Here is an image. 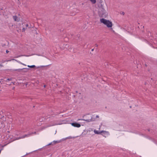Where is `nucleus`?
I'll return each mask as SVG.
<instances>
[{
  "mask_svg": "<svg viewBox=\"0 0 157 157\" xmlns=\"http://www.w3.org/2000/svg\"><path fill=\"white\" fill-rule=\"evenodd\" d=\"M98 14L101 17H105L107 15V13L104 9L103 5L102 4L99 7Z\"/></svg>",
  "mask_w": 157,
  "mask_h": 157,
  "instance_id": "obj_1",
  "label": "nucleus"
},
{
  "mask_svg": "<svg viewBox=\"0 0 157 157\" xmlns=\"http://www.w3.org/2000/svg\"><path fill=\"white\" fill-rule=\"evenodd\" d=\"M100 21L101 23H103L104 25H106L108 27H111L112 26V22L108 20H107L104 18H102L100 19Z\"/></svg>",
  "mask_w": 157,
  "mask_h": 157,
  "instance_id": "obj_2",
  "label": "nucleus"
},
{
  "mask_svg": "<svg viewBox=\"0 0 157 157\" xmlns=\"http://www.w3.org/2000/svg\"><path fill=\"white\" fill-rule=\"evenodd\" d=\"M71 124L72 126L77 128H79L81 126L80 124L77 122L72 123H71Z\"/></svg>",
  "mask_w": 157,
  "mask_h": 157,
  "instance_id": "obj_3",
  "label": "nucleus"
},
{
  "mask_svg": "<svg viewBox=\"0 0 157 157\" xmlns=\"http://www.w3.org/2000/svg\"><path fill=\"white\" fill-rule=\"evenodd\" d=\"M33 134V132H32L31 133H29L28 134H25V135H24V136H22L19 137V138H18V139H21V138H25V137H28L30 135Z\"/></svg>",
  "mask_w": 157,
  "mask_h": 157,
  "instance_id": "obj_4",
  "label": "nucleus"
},
{
  "mask_svg": "<svg viewBox=\"0 0 157 157\" xmlns=\"http://www.w3.org/2000/svg\"><path fill=\"white\" fill-rule=\"evenodd\" d=\"M94 132L95 133V134H100L102 132H106L105 131L102 130L101 131H98L96 130L95 129H94Z\"/></svg>",
  "mask_w": 157,
  "mask_h": 157,
  "instance_id": "obj_5",
  "label": "nucleus"
},
{
  "mask_svg": "<svg viewBox=\"0 0 157 157\" xmlns=\"http://www.w3.org/2000/svg\"><path fill=\"white\" fill-rule=\"evenodd\" d=\"M27 69L25 68H22V69H14V70H13V71H20L22 70H23V69Z\"/></svg>",
  "mask_w": 157,
  "mask_h": 157,
  "instance_id": "obj_6",
  "label": "nucleus"
},
{
  "mask_svg": "<svg viewBox=\"0 0 157 157\" xmlns=\"http://www.w3.org/2000/svg\"><path fill=\"white\" fill-rule=\"evenodd\" d=\"M17 17L16 16H13V18L14 20L15 21H18L19 20L18 19H17Z\"/></svg>",
  "mask_w": 157,
  "mask_h": 157,
  "instance_id": "obj_7",
  "label": "nucleus"
},
{
  "mask_svg": "<svg viewBox=\"0 0 157 157\" xmlns=\"http://www.w3.org/2000/svg\"><path fill=\"white\" fill-rule=\"evenodd\" d=\"M28 67L30 68H34L36 67V66L34 65L31 66L28 65Z\"/></svg>",
  "mask_w": 157,
  "mask_h": 157,
  "instance_id": "obj_8",
  "label": "nucleus"
},
{
  "mask_svg": "<svg viewBox=\"0 0 157 157\" xmlns=\"http://www.w3.org/2000/svg\"><path fill=\"white\" fill-rule=\"evenodd\" d=\"M83 120L84 121H86L87 122H89L91 121V120H90V119H83Z\"/></svg>",
  "mask_w": 157,
  "mask_h": 157,
  "instance_id": "obj_9",
  "label": "nucleus"
},
{
  "mask_svg": "<svg viewBox=\"0 0 157 157\" xmlns=\"http://www.w3.org/2000/svg\"><path fill=\"white\" fill-rule=\"evenodd\" d=\"M54 142L55 143V144H56L57 143H59L60 142V140H57V141H54Z\"/></svg>",
  "mask_w": 157,
  "mask_h": 157,
  "instance_id": "obj_10",
  "label": "nucleus"
},
{
  "mask_svg": "<svg viewBox=\"0 0 157 157\" xmlns=\"http://www.w3.org/2000/svg\"><path fill=\"white\" fill-rule=\"evenodd\" d=\"M91 2L93 4H94L96 3V0H90Z\"/></svg>",
  "mask_w": 157,
  "mask_h": 157,
  "instance_id": "obj_11",
  "label": "nucleus"
},
{
  "mask_svg": "<svg viewBox=\"0 0 157 157\" xmlns=\"http://www.w3.org/2000/svg\"><path fill=\"white\" fill-rule=\"evenodd\" d=\"M34 32H35V33L36 35V37H37V36H39V34H38V33H37L36 30L34 31Z\"/></svg>",
  "mask_w": 157,
  "mask_h": 157,
  "instance_id": "obj_12",
  "label": "nucleus"
},
{
  "mask_svg": "<svg viewBox=\"0 0 157 157\" xmlns=\"http://www.w3.org/2000/svg\"><path fill=\"white\" fill-rule=\"evenodd\" d=\"M90 120H91V121H94L95 120V118H93L92 117H91V118L90 119Z\"/></svg>",
  "mask_w": 157,
  "mask_h": 157,
  "instance_id": "obj_13",
  "label": "nucleus"
},
{
  "mask_svg": "<svg viewBox=\"0 0 157 157\" xmlns=\"http://www.w3.org/2000/svg\"><path fill=\"white\" fill-rule=\"evenodd\" d=\"M148 35L149 36H151V33L150 32H148Z\"/></svg>",
  "mask_w": 157,
  "mask_h": 157,
  "instance_id": "obj_14",
  "label": "nucleus"
},
{
  "mask_svg": "<svg viewBox=\"0 0 157 157\" xmlns=\"http://www.w3.org/2000/svg\"><path fill=\"white\" fill-rule=\"evenodd\" d=\"M52 145H53L55 144V143L54 141L52 142Z\"/></svg>",
  "mask_w": 157,
  "mask_h": 157,
  "instance_id": "obj_15",
  "label": "nucleus"
},
{
  "mask_svg": "<svg viewBox=\"0 0 157 157\" xmlns=\"http://www.w3.org/2000/svg\"><path fill=\"white\" fill-rule=\"evenodd\" d=\"M12 78H7V80H8V81H10V80H12Z\"/></svg>",
  "mask_w": 157,
  "mask_h": 157,
  "instance_id": "obj_16",
  "label": "nucleus"
},
{
  "mask_svg": "<svg viewBox=\"0 0 157 157\" xmlns=\"http://www.w3.org/2000/svg\"><path fill=\"white\" fill-rule=\"evenodd\" d=\"M22 30L23 32L25 30V28H23Z\"/></svg>",
  "mask_w": 157,
  "mask_h": 157,
  "instance_id": "obj_17",
  "label": "nucleus"
},
{
  "mask_svg": "<svg viewBox=\"0 0 157 157\" xmlns=\"http://www.w3.org/2000/svg\"><path fill=\"white\" fill-rule=\"evenodd\" d=\"M52 145V142H51V143H49V144H48L47 145Z\"/></svg>",
  "mask_w": 157,
  "mask_h": 157,
  "instance_id": "obj_18",
  "label": "nucleus"
},
{
  "mask_svg": "<svg viewBox=\"0 0 157 157\" xmlns=\"http://www.w3.org/2000/svg\"><path fill=\"white\" fill-rule=\"evenodd\" d=\"M6 53H8L9 52V51L8 50H6Z\"/></svg>",
  "mask_w": 157,
  "mask_h": 157,
  "instance_id": "obj_19",
  "label": "nucleus"
},
{
  "mask_svg": "<svg viewBox=\"0 0 157 157\" xmlns=\"http://www.w3.org/2000/svg\"><path fill=\"white\" fill-rule=\"evenodd\" d=\"M99 117V116L98 115H96V118H98Z\"/></svg>",
  "mask_w": 157,
  "mask_h": 157,
  "instance_id": "obj_20",
  "label": "nucleus"
},
{
  "mask_svg": "<svg viewBox=\"0 0 157 157\" xmlns=\"http://www.w3.org/2000/svg\"><path fill=\"white\" fill-rule=\"evenodd\" d=\"M20 63H21V64H22L24 65H26L25 64H23L22 63H21V62H20Z\"/></svg>",
  "mask_w": 157,
  "mask_h": 157,
  "instance_id": "obj_21",
  "label": "nucleus"
},
{
  "mask_svg": "<svg viewBox=\"0 0 157 157\" xmlns=\"http://www.w3.org/2000/svg\"><path fill=\"white\" fill-rule=\"evenodd\" d=\"M28 25H28V24H26V27L28 26Z\"/></svg>",
  "mask_w": 157,
  "mask_h": 157,
  "instance_id": "obj_22",
  "label": "nucleus"
},
{
  "mask_svg": "<svg viewBox=\"0 0 157 157\" xmlns=\"http://www.w3.org/2000/svg\"><path fill=\"white\" fill-rule=\"evenodd\" d=\"M95 45H96V47H97L98 46V44H95Z\"/></svg>",
  "mask_w": 157,
  "mask_h": 157,
  "instance_id": "obj_23",
  "label": "nucleus"
},
{
  "mask_svg": "<svg viewBox=\"0 0 157 157\" xmlns=\"http://www.w3.org/2000/svg\"><path fill=\"white\" fill-rule=\"evenodd\" d=\"M145 66L146 67H147V65L146 64H145Z\"/></svg>",
  "mask_w": 157,
  "mask_h": 157,
  "instance_id": "obj_24",
  "label": "nucleus"
},
{
  "mask_svg": "<svg viewBox=\"0 0 157 157\" xmlns=\"http://www.w3.org/2000/svg\"><path fill=\"white\" fill-rule=\"evenodd\" d=\"M94 49H93L91 50L92 51H94Z\"/></svg>",
  "mask_w": 157,
  "mask_h": 157,
  "instance_id": "obj_25",
  "label": "nucleus"
},
{
  "mask_svg": "<svg viewBox=\"0 0 157 157\" xmlns=\"http://www.w3.org/2000/svg\"><path fill=\"white\" fill-rule=\"evenodd\" d=\"M46 86L45 85H44V87H46Z\"/></svg>",
  "mask_w": 157,
  "mask_h": 157,
  "instance_id": "obj_26",
  "label": "nucleus"
},
{
  "mask_svg": "<svg viewBox=\"0 0 157 157\" xmlns=\"http://www.w3.org/2000/svg\"><path fill=\"white\" fill-rule=\"evenodd\" d=\"M0 66H2V64H0Z\"/></svg>",
  "mask_w": 157,
  "mask_h": 157,
  "instance_id": "obj_27",
  "label": "nucleus"
},
{
  "mask_svg": "<svg viewBox=\"0 0 157 157\" xmlns=\"http://www.w3.org/2000/svg\"><path fill=\"white\" fill-rule=\"evenodd\" d=\"M33 133H34V134H36V132H35L34 133L33 132Z\"/></svg>",
  "mask_w": 157,
  "mask_h": 157,
  "instance_id": "obj_28",
  "label": "nucleus"
},
{
  "mask_svg": "<svg viewBox=\"0 0 157 157\" xmlns=\"http://www.w3.org/2000/svg\"><path fill=\"white\" fill-rule=\"evenodd\" d=\"M29 154V153H27V154H26V155H28V154Z\"/></svg>",
  "mask_w": 157,
  "mask_h": 157,
  "instance_id": "obj_29",
  "label": "nucleus"
},
{
  "mask_svg": "<svg viewBox=\"0 0 157 157\" xmlns=\"http://www.w3.org/2000/svg\"><path fill=\"white\" fill-rule=\"evenodd\" d=\"M122 14H124V12H122Z\"/></svg>",
  "mask_w": 157,
  "mask_h": 157,
  "instance_id": "obj_30",
  "label": "nucleus"
},
{
  "mask_svg": "<svg viewBox=\"0 0 157 157\" xmlns=\"http://www.w3.org/2000/svg\"><path fill=\"white\" fill-rule=\"evenodd\" d=\"M130 108H132V106H130Z\"/></svg>",
  "mask_w": 157,
  "mask_h": 157,
  "instance_id": "obj_31",
  "label": "nucleus"
},
{
  "mask_svg": "<svg viewBox=\"0 0 157 157\" xmlns=\"http://www.w3.org/2000/svg\"><path fill=\"white\" fill-rule=\"evenodd\" d=\"M76 93H78V91H76Z\"/></svg>",
  "mask_w": 157,
  "mask_h": 157,
  "instance_id": "obj_32",
  "label": "nucleus"
},
{
  "mask_svg": "<svg viewBox=\"0 0 157 157\" xmlns=\"http://www.w3.org/2000/svg\"><path fill=\"white\" fill-rule=\"evenodd\" d=\"M18 1H19V0H18Z\"/></svg>",
  "mask_w": 157,
  "mask_h": 157,
  "instance_id": "obj_33",
  "label": "nucleus"
}]
</instances>
